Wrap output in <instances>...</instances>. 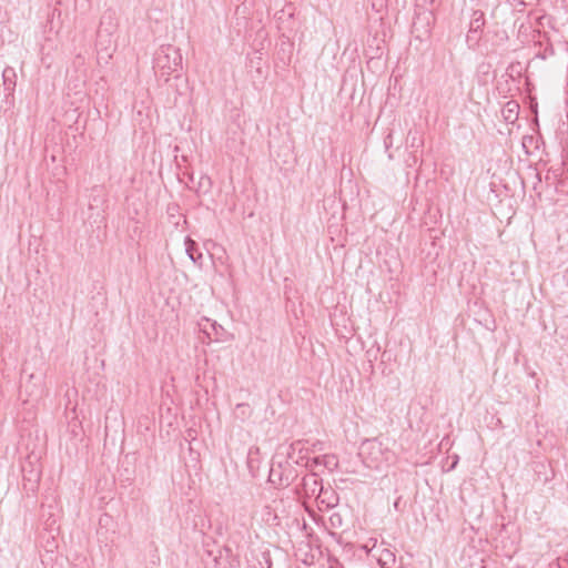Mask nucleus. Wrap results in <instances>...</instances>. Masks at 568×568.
Wrapping results in <instances>:
<instances>
[{"mask_svg":"<svg viewBox=\"0 0 568 568\" xmlns=\"http://www.w3.org/2000/svg\"><path fill=\"white\" fill-rule=\"evenodd\" d=\"M358 455L363 463L374 469L388 466L395 462V453L377 438L366 439L362 443Z\"/></svg>","mask_w":568,"mask_h":568,"instance_id":"obj_1","label":"nucleus"},{"mask_svg":"<svg viewBox=\"0 0 568 568\" xmlns=\"http://www.w3.org/2000/svg\"><path fill=\"white\" fill-rule=\"evenodd\" d=\"M153 69L155 73L161 77H169L175 73L179 77V71L182 69V55L180 50L173 45H162L154 55Z\"/></svg>","mask_w":568,"mask_h":568,"instance_id":"obj_2","label":"nucleus"},{"mask_svg":"<svg viewBox=\"0 0 568 568\" xmlns=\"http://www.w3.org/2000/svg\"><path fill=\"white\" fill-rule=\"evenodd\" d=\"M23 489L27 493H34L38 489L41 478L40 456L32 452L21 463Z\"/></svg>","mask_w":568,"mask_h":568,"instance_id":"obj_3","label":"nucleus"},{"mask_svg":"<svg viewBox=\"0 0 568 568\" xmlns=\"http://www.w3.org/2000/svg\"><path fill=\"white\" fill-rule=\"evenodd\" d=\"M297 478L296 469L286 460L284 464H272L268 480L273 485L288 487Z\"/></svg>","mask_w":568,"mask_h":568,"instance_id":"obj_4","label":"nucleus"},{"mask_svg":"<svg viewBox=\"0 0 568 568\" xmlns=\"http://www.w3.org/2000/svg\"><path fill=\"white\" fill-rule=\"evenodd\" d=\"M321 443H314L311 447L307 446L306 440H295L287 449V459L292 460L296 465H303L304 460H308V455L315 453Z\"/></svg>","mask_w":568,"mask_h":568,"instance_id":"obj_5","label":"nucleus"},{"mask_svg":"<svg viewBox=\"0 0 568 568\" xmlns=\"http://www.w3.org/2000/svg\"><path fill=\"white\" fill-rule=\"evenodd\" d=\"M486 20L481 10H474L470 17L467 42L471 45L478 44L481 39Z\"/></svg>","mask_w":568,"mask_h":568,"instance_id":"obj_6","label":"nucleus"},{"mask_svg":"<svg viewBox=\"0 0 568 568\" xmlns=\"http://www.w3.org/2000/svg\"><path fill=\"white\" fill-rule=\"evenodd\" d=\"M324 487L322 485V479L315 473L307 474L302 478V483L300 486V493H302L305 497H317L320 490Z\"/></svg>","mask_w":568,"mask_h":568,"instance_id":"obj_7","label":"nucleus"},{"mask_svg":"<svg viewBox=\"0 0 568 568\" xmlns=\"http://www.w3.org/2000/svg\"><path fill=\"white\" fill-rule=\"evenodd\" d=\"M320 510L332 509L339 503L338 494L332 488H323L316 497Z\"/></svg>","mask_w":568,"mask_h":568,"instance_id":"obj_8","label":"nucleus"},{"mask_svg":"<svg viewBox=\"0 0 568 568\" xmlns=\"http://www.w3.org/2000/svg\"><path fill=\"white\" fill-rule=\"evenodd\" d=\"M115 13L112 10H106L100 21V29L98 31L99 37H102L103 32H106L108 36L112 33L115 28Z\"/></svg>","mask_w":568,"mask_h":568,"instance_id":"obj_9","label":"nucleus"},{"mask_svg":"<svg viewBox=\"0 0 568 568\" xmlns=\"http://www.w3.org/2000/svg\"><path fill=\"white\" fill-rule=\"evenodd\" d=\"M2 81L8 94H12L17 84V73L12 67H6L2 71Z\"/></svg>","mask_w":568,"mask_h":568,"instance_id":"obj_10","label":"nucleus"},{"mask_svg":"<svg viewBox=\"0 0 568 568\" xmlns=\"http://www.w3.org/2000/svg\"><path fill=\"white\" fill-rule=\"evenodd\" d=\"M505 121L514 123L518 119L519 104L515 100L508 101L501 110Z\"/></svg>","mask_w":568,"mask_h":568,"instance_id":"obj_11","label":"nucleus"},{"mask_svg":"<svg viewBox=\"0 0 568 568\" xmlns=\"http://www.w3.org/2000/svg\"><path fill=\"white\" fill-rule=\"evenodd\" d=\"M396 557L389 549H383L378 557V564L382 568H392L395 565Z\"/></svg>","mask_w":568,"mask_h":568,"instance_id":"obj_12","label":"nucleus"},{"mask_svg":"<svg viewBox=\"0 0 568 568\" xmlns=\"http://www.w3.org/2000/svg\"><path fill=\"white\" fill-rule=\"evenodd\" d=\"M253 413L252 407L247 403H241L237 404L235 407V416L236 418L244 422L245 419L250 418Z\"/></svg>","mask_w":568,"mask_h":568,"instance_id":"obj_13","label":"nucleus"},{"mask_svg":"<svg viewBox=\"0 0 568 568\" xmlns=\"http://www.w3.org/2000/svg\"><path fill=\"white\" fill-rule=\"evenodd\" d=\"M185 244L189 257L194 263H197V261L202 258V253L197 250L196 243L187 237Z\"/></svg>","mask_w":568,"mask_h":568,"instance_id":"obj_14","label":"nucleus"},{"mask_svg":"<svg viewBox=\"0 0 568 568\" xmlns=\"http://www.w3.org/2000/svg\"><path fill=\"white\" fill-rule=\"evenodd\" d=\"M213 182L209 175H202L197 182L196 192L206 194L212 190Z\"/></svg>","mask_w":568,"mask_h":568,"instance_id":"obj_15","label":"nucleus"},{"mask_svg":"<svg viewBox=\"0 0 568 568\" xmlns=\"http://www.w3.org/2000/svg\"><path fill=\"white\" fill-rule=\"evenodd\" d=\"M323 466L333 471L338 467V459L334 454H325L322 456Z\"/></svg>","mask_w":568,"mask_h":568,"instance_id":"obj_16","label":"nucleus"},{"mask_svg":"<svg viewBox=\"0 0 568 568\" xmlns=\"http://www.w3.org/2000/svg\"><path fill=\"white\" fill-rule=\"evenodd\" d=\"M407 141L410 143V148L418 149L423 145V139L416 130L408 131Z\"/></svg>","mask_w":568,"mask_h":568,"instance_id":"obj_17","label":"nucleus"},{"mask_svg":"<svg viewBox=\"0 0 568 568\" xmlns=\"http://www.w3.org/2000/svg\"><path fill=\"white\" fill-rule=\"evenodd\" d=\"M328 521L332 528H341L343 526V516L339 513H333Z\"/></svg>","mask_w":568,"mask_h":568,"instance_id":"obj_18","label":"nucleus"},{"mask_svg":"<svg viewBox=\"0 0 568 568\" xmlns=\"http://www.w3.org/2000/svg\"><path fill=\"white\" fill-rule=\"evenodd\" d=\"M207 324H210V326L212 327V329L214 331V334H215V337H214V341H221V334L220 332H223V327L221 325H219L216 322H210V320H206Z\"/></svg>","mask_w":568,"mask_h":568,"instance_id":"obj_19","label":"nucleus"},{"mask_svg":"<svg viewBox=\"0 0 568 568\" xmlns=\"http://www.w3.org/2000/svg\"><path fill=\"white\" fill-rule=\"evenodd\" d=\"M378 353H379V346H377L376 349H374V347H372V348L366 351V356H367L368 361L371 363H373V361L377 359V354Z\"/></svg>","mask_w":568,"mask_h":568,"instance_id":"obj_20","label":"nucleus"},{"mask_svg":"<svg viewBox=\"0 0 568 568\" xmlns=\"http://www.w3.org/2000/svg\"><path fill=\"white\" fill-rule=\"evenodd\" d=\"M385 146L389 148L392 145V134L389 133L384 140Z\"/></svg>","mask_w":568,"mask_h":568,"instance_id":"obj_21","label":"nucleus"},{"mask_svg":"<svg viewBox=\"0 0 568 568\" xmlns=\"http://www.w3.org/2000/svg\"><path fill=\"white\" fill-rule=\"evenodd\" d=\"M312 463H313L314 465H316V466H317V465H323L322 456L314 457V458L312 459Z\"/></svg>","mask_w":568,"mask_h":568,"instance_id":"obj_22","label":"nucleus"},{"mask_svg":"<svg viewBox=\"0 0 568 568\" xmlns=\"http://www.w3.org/2000/svg\"><path fill=\"white\" fill-rule=\"evenodd\" d=\"M550 568H560V565L558 562L550 564Z\"/></svg>","mask_w":568,"mask_h":568,"instance_id":"obj_23","label":"nucleus"},{"mask_svg":"<svg viewBox=\"0 0 568 568\" xmlns=\"http://www.w3.org/2000/svg\"><path fill=\"white\" fill-rule=\"evenodd\" d=\"M203 332L211 338V333L207 331L206 326L204 327Z\"/></svg>","mask_w":568,"mask_h":568,"instance_id":"obj_24","label":"nucleus"},{"mask_svg":"<svg viewBox=\"0 0 568 568\" xmlns=\"http://www.w3.org/2000/svg\"><path fill=\"white\" fill-rule=\"evenodd\" d=\"M93 206V203H92V194L90 195V202H89V207L92 209Z\"/></svg>","mask_w":568,"mask_h":568,"instance_id":"obj_25","label":"nucleus"},{"mask_svg":"<svg viewBox=\"0 0 568 568\" xmlns=\"http://www.w3.org/2000/svg\"><path fill=\"white\" fill-rule=\"evenodd\" d=\"M456 464H457V459L453 463V465H452L450 469H452V468H455Z\"/></svg>","mask_w":568,"mask_h":568,"instance_id":"obj_26","label":"nucleus"},{"mask_svg":"<svg viewBox=\"0 0 568 568\" xmlns=\"http://www.w3.org/2000/svg\"><path fill=\"white\" fill-rule=\"evenodd\" d=\"M214 561H215L216 565H220V561H219L217 557L214 558Z\"/></svg>","mask_w":568,"mask_h":568,"instance_id":"obj_27","label":"nucleus"}]
</instances>
